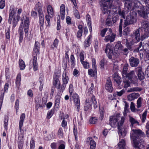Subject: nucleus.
Returning <instances> with one entry per match:
<instances>
[{
	"instance_id": "f257e3e1",
	"label": "nucleus",
	"mask_w": 149,
	"mask_h": 149,
	"mask_svg": "<svg viewBox=\"0 0 149 149\" xmlns=\"http://www.w3.org/2000/svg\"><path fill=\"white\" fill-rule=\"evenodd\" d=\"M134 8H139L137 10L139 14L141 17H144L149 13V7L144 6L141 2L138 1H135L134 2Z\"/></svg>"
},
{
	"instance_id": "f03ea898",
	"label": "nucleus",
	"mask_w": 149,
	"mask_h": 149,
	"mask_svg": "<svg viewBox=\"0 0 149 149\" xmlns=\"http://www.w3.org/2000/svg\"><path fill=\"white\" fill-rule=\"evenodd\" d=\"M40 48V43L38 42H36L33 50L34 53L33 54V61L32 62L33 67V70L34 71H36L38 69L37 56L38 54H39Z\"/></svg>"
},
{
	"instance_id": "7ed1b4c3",
	"label": "nucleus",
	"mask_w": 149,
	"mask_h": 149,
	"mask_svg": "<svg viewBox=\"0 0 149 149\" xmlns=\"http://www.w3.org/2000/svg\"><path fill=\"white\" fill-rule=\"evenodd\" d=\"M136 15V13L135 12H130V15H128L124 20V23L123 25L124 27H126L127 26L133 24L136 21V19L135 17Z\"/></svg>"
},
{
	"instance_id": "20e7f679",
	"label": "nucleus",
	"mask_w": 149,
	"mask_h": 149,
	"mask_svg": "<svg viewBox=\"0 0 149 149\" xmlns=\"http://www.w3.org/2000/svg\"><path fill=\"white\" fill-rule=\"evenodd\" d=\"M101 9L103 13L109 15L113 14L117 10V9L115 8H111L109 5H106V3H103L101 7Z\"/></svg>"
},
{
	"instance_id": "39448f33",
	"label": "nucleus",
	"mask_w": 149,
	"mask_h": 149,
	"mask_svg": "<svg viewBox=\"0 0 149 149\" xmlns=\"http://www.w3.org/2000/svg\"><path fill=\"white\" fill-rule=\"evenodd\" d=\"M125 118L122 117L121 118L120 122H118V133L120 136L122 137L125 136L126 134V131L123 125V124L124 122Z\"/></svg>"
},
{
	"instance_id": "423d86ee",
	"label": "nucleus",
	"mask_w": 149,
	"mask_h": 149,
	"mask_svg": "<svg viewBox=\"0 0 149 149\" xmlns=\"http://www.w3.org/2000/svg\"><path fill=\"white\" fill-rule=\"evenodd\" d=\"M23 19H22L21 24L20 26H22V28H24V32L26 35L28 33L29 29V18L28 17H25L24 18L23 17Z\"/></svg>"
},
{
	"instance_id": "0eeeda50",
	"label": "nucleus",
	"mask_w": 149,
	"mask_h": 149,
	"mask_svg": "<svg viewBox=\"0 0 149 149\" xmlns=\"http://www.w3.org/2000/svg\"><path fill=\"white\" fill-rule=\"evenodd\" d=\"M120 118V114L117 113L113 116H111L110 118L109 124L112 127H115L118 126V120Z\"/></svg>"
},
{
	"instance_id": "6e6552de",
	"label": "nucleus",
	"mask_w": 149,
	"mask_h": 149,
	"mask_svg": "<svg viewBox=\"0 0 149 149\" xmlns=\"http://www.w3.org/2000/svg\"><path fill=\"white\" fill-rule=\"evenodd\" d=\"M123 77H126L133 84L137 83L138 79L136 76L135 75L134 71L133 70L130 71L129 73L126 74V76H124Z\"/></svg>"
},
{
	"instance_id": "1a4fd4ad",
	"label": "nucleus",
	"mask_w": 149,
	"mask_h": 149,
	"mask_svg": "<svg viewBox=\"0 0 149 149\" xmlns=\"http://www.w3.org/2000/svg\"><path fill=\"white\" fill-rule=\"evenodd\" d=\"M70 100H73L75 105L76 106L79 111L80 107V100L79 96L75 93L70 94Z\"/></svg>"
},
{
	"instance_id": "9d476101",
	"label": "nucleus",
	"mask_w": 149,
	"mask_h": 149,
	"mask_svg": "<svg viewBox=\"0 0 149 149\" xmlns=\"http://www.w3.org/2000/svg\"><path fill=\"white\" fill-rule=\"evenodd\" d=\"M132 130L133 133L131 136L133 140L139 139L140 138L144 135V133L139 129H132Z\"/></svg>"
},
{
	"instance_id": "9b49d317",
	"label": "nucleus",
	"mask_w": 149,
	"mask_h": 149,
	"mask_svg": "<svg viewBox=\"0 0 149 149\" xmlns=\"http://www.w3.org/2000/svg\"><path fill=\"white\" fill-rule=\"evenodd\" d=\"M109 33H107L108 35L105 36L104 40L105 42H113L115 40L116 35L112 33V30L111 29H109Z\"/></svg>"
},
{
	"instance_id": "f8f14e48",
	"label": "nucleus",
	"mask_w": 149,
	"mask_h": 149,
	"mask_svg": "<svg viewBox=\"0 0 149 149\" xmlns=\"http://www.w3.org/2000/svg\"><path fill=\"white\" fill-rule=\"evenodd\" d=\"M92 66L94 68V71L92 69H90L88 70V73L91 77H96L97 75L96 65L95 60L93 58L92 59Z\"/></svg>"
},
{
	"instance_id": "ddd939ff",
	"label": "nucleus",
	"mask_w": 149,
	"mask_h": 149,
	"mask_svg": "<svg viewBox=\"0 0 149 149\" xmlns=\"http://www.w3.org/2000/svg\"><path fill=\"white\" fill-rule=\"evenodd\" d=\"M113 48L112 46H111L109 44L107 45L106 48L105 49V52L107 54L109 58L110 59L112 58L113 53Z\"/></svg>"
},
{
	"instance_id": "4468645a",
	"label": "nucleus",
	"mask_w": 149,
	"mask_h": 149,
	"mask_svg": "<svg viewBox=\"0 0 149 149\" xmlns=\"http://www.w3.org/2000/svg\"><path fill=\"white\" fill-rule=\"evenodd\" d=\"M86 102L90 104L91 105H93L95 108H96L97 107L98 105L95 97L93 95L91 97L87 99L86 100Z\"/></svg>"
},
{
	"instance_id": "2eb2a0df",
	"label": "nucleus",
	"mask_w": 149,
	"mask_h": 149,
	"mask_svg": "<svg viewBox=\"0 0 149 149\" xmlns=\"http://www.w3.org/2000/svg\"><path fill=\"white\" fill-rule=\"evenodd\" d=\"M133 141L134 145V146L135 148L139 149H144L143 142H142V141L140 142L139 139L133 140Z\"/></svg>"
},
{
	"instance_id": "dca6fc26",
	"label": "nucleus",
	"mask_w": 149,
	"mask_h": 149,
	"mask_svg": "<svg viewBox=\"0 0 149 149\" xmlns=\"http://www.w3.org/2000/svg\"><path fill=\"white\" fill-rule=\"evenodd\" d=\"M130 63L132 67H137L139 63V60L137 58L132 56L129 59Z\"/></svg>"
},
{
	"instance_id": "f3484780",
	"label": "nucleus",
	"mask_w": 149,
	"mask_h": 149,
	"mask_svg": "<svg viewBox=\"0 0 149 149\" xmlns=\"http://www.w3.org/2000/svg\"><path fill=\"white\" fill-rule=\"evenodd\" d=\"M132 38L133 40L135 39L136 41L135 42H139L141 40V36L139 29H136L133 32L132 35Z\"/></svg>"
},
{
	"instance_id": "a211bd4d",
	"label": "nucleus",
	"mask_w": 149,
	"mask_h": 149,
	"mask_svg": "<svg viewBox=\"0 0 149 149\" xmlns=\"http://www.w3.org/2000/svg\"><path fill=\"white\" fill-rule=\"evenodd\" d=\"M62 81L63 84L61 86V89H64L66 86V84L68 83V77L65 71L64 72L62 75Z\"/></svg>"
},
{
	"instance_id": "6ab92c4d",
	"label": "nucleus",
	"mask_w": 149,
	"mask_h": 149,
	"mask_svg": "<svg viewBox=\"0 0 149 149\" xmlns=\"http://www.w3.org/2000/svg\"><path fill=\"white\" fill-rule=\"evenodd\" d=\"M84 52H81L79 55L81 63L83 65L84 67L86 68H89V64L87 62L83 61L84 60Z\"/></svg>"
},
{
	"instance_id": "aec40b11",
	"label": "nucleus",
	"mask_w": 149,
	"mask_h": 149,
	"mask_svg": "<svg viewBox=\"0 0 149 149\" xmlns=\"http://www.w3.org/2000/svg\"><path fill=\"white\" fill-rule=\"evenodd\" d=\"M105 88L106 90L109 92H111L113 91V88L112 86V82L109 77L107 79Z\"/></svg>"
},
{
	"instance_id": "412c9836",
	"label": "nucleus",
	"mask_w": 149,
	"mask_h": 149,
	"mask_svg": "<svg viewBox=\"0 0 149 149\" xmlns=\"http://www.w3.org/2000/svg\"><path fill=\"white\" fill-rule=\"evenodd\" d=\"M141 27L144 32L149 33V23L146 20H143L141 22Z\"/></svg>"
},
{
	"instance_id": "4be33fe9",
	"label": "nucleus",
	"mask_w": 149,
	"mask_h": 149,
	"mask_svg": "<svg viewBox=\"0 0 149 149\" xmlns=\"http://www.w3.org/2000/svg\"><path fill=\"white\" fill-rule=\"evenodd\" d=\"M135 70L137 72L139 80H141L144 79V73L142 71L141 67H138L135 68Z\"/></svg>"
},
{
	"instance_id": "5701e85b",
	"label": "nucleus",
	"mask_w": 149,
	"mask_h": 149,
	"mask_svg": "<svg viewBox=\"0 0 149 149\" xmlns=\"http://www.w3.org/2000/svg\"><path fill=\"white\" fill-rule=\"evenodd\" d=\"M113 78L114 81L118 84V88H120V84L121 82V79L120 77L118 76L117 74L115 73L113 75Z\"/></svg>"
},
{
	"instance_id": "b1692460",
	"label": "nucleus",
	"mask_w": 149,
	"mask_h": 149,
	"mask_svg": "<svg viewBox=\"0 0 149 149\" xmlns=\"http://www.w3.org/2000/svg\"><path fill=\"white\" fill-rule=\"evenodd\" d=\"M139 96V95L138 93H133L127 96V98L129 101H131L137 98Z\"/></svg>"
},
{
	"instance_id": "393cba45",
	"label": "nucleus",
	"mask_w": 149,
	"mask_h": 149,
	"mask_svg": "<svg viewBox=\"0 0 149 149\" xmlns=\"http://www.w3.org/2000/svg\"><path fill=\"white\" fill-rule=\"evenodd\" d=\"M87 141L90 142V149H95L96 146V143L92 139V138L90 137L87 138Z\"/></svg>"
},
{
	"instance_id": "a878e982",
	"label": "nucleus",
	"mask_w": 149,
	"mask_h": 149,
	"mask_svg": "<svg viewBox=\"0 0 149 149\" xmlns=\"http://www.w3.org/2000/svg\"><path fill=\"white\" fill-rule=\"evenodd\" d=\"M25 118V114L23 113L22 114L20 118V120L19 123V127L20 131L21 132L22 128L23 126V122Z\"/></svg>"
},
{
	"instance_id": "bb28decb",
	"label": "nucleus",
	"mask_w": 149,
	"mask_h": 149,
	"mask_svg": "<svg viewBox=\"0 0 149 149\" xmlns=\"http://www.w3.org/2000/svg\"><path fill=\"white\" fill-rule=\"evenodd\" d=\"M65 6L64 4H62L60 7V14L61 19L63 20L65 16Z\"/></svg>"
},
{
	"instance_id": "cd10ccee",
	"label": "nucleus",
	"mask_w": 149,
	"mask_h": 149,
	"mask_svg": "<svg viewBox=\"0 0 149 149\" xmlns=\"http://www.w3.org/2000/svg\"><path fill=\"white\" fill-rule=\"evenodd\" d=\"M47 10L48 15H50V17H53L54 16V10L51 5H49L48 6Z\"/></svg>"
},
{
	"instance_id": "c85d7f7f",
	"label": "nucleus",
	"mask_w": 149,
	"mask_h": 149,
	"mask_svg": "<svg viewBox=\"0 0 149 149\" xmlns=\"http://www.w3.org/2000/svg\"><path fill=\"white\" fill-rule=\"evenodd\" d=\"M123 49V46L120 41H118L115 45V50L117 51L119 50H122Z\"/></svg>"
},
{
	"instance_id": "c756f323",
	"label": "nucleus",
	"mask_w": 149,
	"mask_h": 149,
	"mask_svg": "<svg viewBox=\"0 0 149 149\" xmlns=\"http://www.w3.org/2000/svg\"><path fill=\"white\" fill-rule=\"evenodd\" d=\"M53 82V84L55 86V87L57 89H59L60 84L59 79L57 78H54Z\"/></svg>"
},
{
	"instance_id": "7c9ffc66",
	"label": "nucleus",
	"mask_w": 149,
	"mask_h": 149,
	"mask_svg": "<svg viewBox=\"0 0 149 149\" xmlns=\"http://www.w3.org/2000/svg\"><path fill=\"white\" fill-rule=\"evenodd\" d=\"M91 35H89L87 38V40H86L84 42V45L85 48L89 47L91 44L90 39L91 38Z\"/></svg>"
},
{
	"instance_id": "2f4dec72",
	"label": "nucleus",
	"mask_w": 149,
	"mask_h": 149,
	"mask_svg": "<svg viewBox=\"0 0 149 149\" xmlns=\"http://www.w3.org/2000/svg\"><path fill=\"white\" fill-rule=\"evenodd\" d=\"M119 149H124L125 146V142L123 139H122L118 144Z\"/></svg>"
},
{
	"instance_id": "473e14b6",
	"label": "nucleus",
	"mask_w": 149,
	"mask_h": 149,
	"mask_svg": "<svg viewBox=\"0 0 149 149\" xmlns=\"http://www.w3.org/2000/svg\"><path fill=\"white\" fill-rule=\"evenodd\" d=\"M107 64V61L104 58L101 60L100 62V68L102 69H104V66Z\"/></svg>"
},
{
	"instance_id": "72a5a7b5",
	"label": "nucleus",
	"mask_w": 149,
	"mask_h": 149,
	"mask_svg": "<svg viewBox=\"0 0 149 149\" xmlns=\"http://www.w3.org/2000/svg\"><path fill=\"white\" fill-rule=\"evenodd\" d=\"M21 81V75L19 74L17 75L16 78V86L19 87L20 84V81Z\"/></svg>"
},
{
	"instance_id": "f704fd0d",
	"label": "nucleus",
	"mask_w": 149,
	"mask_h": 149,
	"mask_svg": "<svg viewBox=\"0 0 149 149\" xmlns=\"http://www.w3.org/2000/svg\"><path fill=\"white\" fill-rule=\"evenodd\" d=\"M19 64L20 69L21 70L24 69L25 67V65L24 61L21 59H19Z\"/></svg>"
},
{
	"instance_id": "c9c22d12",
	"label": "nucleus",
	"mask_w": 149,
	"mask_h": 149,
	"mask_svg": "<svg viewBox=\"0 0 149 149\" xmlns=\"http://www.w3.org/2000/svg\"><path fill=\"white\" fill-rule=\"evenodd\" d=\"M19 40L20 41H22L23 39V28L22 26L19 27Z\"/></svg>"
},
{
	"instance_id": "e433bc0d",
	"label": "nucleus",
	"mask_w": 149,
	"mask_h": 149,
	"mask_svg": "<svg viewBox=\"0 0 149 149\" xmlns=\"http://www.w3.org/2000/svg\"><path fill=\"white\" fill-rule=\"evenodd\" d=\"M118 14L121 16V17L124 19L125 18V11L124 10H121L120 8L118 9Z\"/></svg>"
},
{
	"instance_id": "4c0bfd02",
	"label": "nucleus",
	"mask_w": 149,
	"mask_h": 149,
	"mask_svg": "<svg viewBox=\"0 0 149 149\" xmlns=\"http://www.w3.org/2000/svg\"><path fill=\"white\" fill-rule=\"evenodd\" d=\"M142 90V88L138 87H134L130 88L128 91L129 92L133 91H140Z\"/></svg>"
},
{
	"instance_id": "58836bf2",
	"label": "nucleus",
	"mask_w": 149,
	"mask_h": 149,
	"mask_svg": "<svg viewBox=\"0 0 149 149\" xmlns=\"http://www.w3.org/2000/svg\"><path fill=\"white\" fill-rule=\"evenodd\" d=\"M58 143L60 145L58 149H65V143L62 140L59 141H58Z\"/></svg>"
},
{
	"instance_id": "ea45409f",
	"label": "nucleus",
	"mask_w": 149,
	"mask_h": 149,
	"mask_svg": "<svg viewBox=\"0 0 149 149\" xmlns=\"http://www.w3.org/2000/svg\"><path fill=\"white\" fill-rule=\"evenodd\" d=\"M8 117L7 116H5L4 119V127L6 130H7L8 129Z\"/></svg>"
},
{
	"instance_id": "a19ab883",
	"label": "nucleus",
	"mask_w": 149,
	"mask_h": 149,
	"mask_svg": "<svg viewBox=\"0 0 149 149\" xmlns=\"http://www.w3.org/2000/svg\"><path fill=\"white\" fill-rule=\"evenodd\" d=\"M130 121L132 126H133V125L135 124H137L138 125H139V122L132 117H130Z\"/></svg>"
},
{
	"instance_id": "79ce46f5",
	"label": "nucleus",
	"mask_w": 149,
	"mask_h": 149,
	"mask_svg": "<svg viewBox=\"0 0 149 149\" xmlns=\"http://www.w3.org/2000/svg\"><path fill=\"white\" fill-rule=\"evenodd\" d=\"M128 67V65L127 64H125L124 66L123 70L122 76L123 77L124 76H126V74L127 73Z\"/></svg>"
},
{
	"instance_id": "37998d69",
	"label": "nucleus",
	"mask_w": 149,
	"mask_h": 149,
	"mask_svg": "<svg viewBox=\"0 0 149 149\" xmlns=\"http://www.w3.org/2000/svg\"><path fill=\"white\" fill-rule=\"evenodd\" d=\"M125 45L127 47V48L130 51H132L133 50L134 48L132 46V44L131 42H130L127 41Z\"/></svg>"
},
{
	"instance_id": "c03bdc74",
	"label": "nucleus",
	"mask_w": 149,
	"mask_h": 149,
	"mask_svg": "<svg viewBox=\"0 0 149 149\" xmlns=\"http://www.w3.org/2000/svg\"><path fill=\"white\" fill-rule=\"evenodd\" d=\"M19 19V17L18 16L16 17L13 19V26L14 27H15L17 25Z\"/></svg>"
},
{
	"instance_id": "a18cd8bd",
	"label": "nucleus",
	"mask_w": 149,
	"mask_h": 149,
	"mask_svg": "<svg viewBox=\"0 0 149 149\" xmlns=\"http://www.w3.org/2000/svg\"><path fill=\"white\" fill-rule=\"evenodd\" d=\"M14 10V7L13 6H11L10 7L9 16L13 17L15 13Z\"/></svg>"
},
{
	"instance_id": "49530a36",
	"label": "nucleus",
	"mask_w": 149,
	"mask_h": 149,
	"mask_svg": "<svg viewBox=\"0 0 149 149\" xmlns=\"http://www.w3.org/2000/svg\"><path fill=\"white\" fill-rule=\"evenodd\" d=\"M41 4L38 3L36 5V8L37 11L38 12L39 14L40 13H42V7L41 6Z\"/></svg>"
},
{
	"instance_id": "de8ad7c7",
	"label": "nucleus",
	"mask_w": 149,
	"mask_h": 149,
	"mask_svg": "<svg viewBox=\"0 0 149 149\" xmlns=\"http://www.w3.org/2000/svg\"><path fill=\"white\" fill-rule=\"evenodd\" d=\"M112 21L109 17H108L106 20V25L109 26H111L112 24Z\"/></svg>"
},
{
	"instance_id": "09e8293b",
	"label": "nucleus",
	"mask_w": 149,
	"mask_h": 149,
	"mask_svg": "<svg viewBox=\"0 0 149 149\" xmlns=\"http://www.w3.org/2000/svg\"><path fill=\"white\" fill-rule=\"evenodd\" d=\"M75 61V59L74 56L73 55H71L70 56V62L72 67H74V65Z\"/></svg>"
},
{
	"instance_id": "8fccbe9b",
	"label": "nucleus",
	"mask_w": 149,
	"mask_h": 149,
	"mask_svg": "<svg viewBox=\"0 0 149 149\" xmlns=\"http://www.w3.org/2000/svg\"><path fill=\"white\" fill-rule=\"evenodd\" d=\"M58 135L59 137H63V130L62 128H60L59 129V130L58 132Z\"/></svg>"
},
{
	"instance_id": "3c124183",
	"label": "nucleus",
	"mask_w": 149,
	"mask_h": 149,
	"mask_svg": "<svg viewBox=\"0 0 149 149\" xmlns=\"http://www.w3.org/2000/svg\"><path fill=\"white\" fill-rule=\"evenodd\" d=\"M110 28H104L101 31V33H100V35L102 37H104L105 33L106 32L108 31H109V29Z\"/></svg>"
},
{
	"instance_id": "603ef678",
	"label": "nucleus",
	"mask_w": 149,
	"mask_h": 149,
	"mask_svg": "<svg viewBox=\"0 0 149 149\" xmlns=\"http://www.w3.org/2000/svg\"><path fill=\"white\" fill-rule=\"evenodd\" d=\"M91 105L90 104L86 102V103L85 104L84 106V111H86L88 110L89 109L91 108Z\"/></svg>"
},
{
	"instance_id": "864d4df0",
	"label": "nucleus",
	"mask_w": 149,
	"mask_h": 149,
	"mask_svg": "<svg viewBox=\"0 0 149 149\" xmlns=\"http://www.w3.org/2000/svg\"><path fill=\"white\" fill-rule=\"evenodd\" d=\"M147 111H145L143 113L142 115V118L141 119L142 122L143 123L145 122V120L146 119V117L147 113Z\"/></svg>"
},
{
	"instance_id": "5fc2aeb1",
	"label": "nucleus",
	"mask_w": 149,
	"mask_h": 149,
	"mask_svg": "<svg viewBox=\"0 0 149 149\" xmlns=\"http://www.w3.org/2000/svg\"><path fill=\"white\" fill-rule=\"evenodd\" d=\"M58 42V40L57 39H55L53 42V45H52L51 47L52 48H54V47L56 48Z\"/></svg>"
},
{
	"instance_id": "6e6d98bb",
	"label": "nucleus",
	"mask_w": 149,
	"mask_h": 149,
	"mask_svg": "<svg viewBox=\"0 0 149 149\" xmlns=\"http://www.w3.org/2000/svg\"><path fill=\"white\" fill-rule=\"evenodd\" d=\"M149 36V33L144 32V34L141 36V39L142 40H144Z\"/></svg>"
},
{
	"instance_id": "4d7b16f0",
	"label": "nucleus",
	"mask_w": 149,
	"mask_h": 149,
	"mask_svg": "<svg viewBox=\"0 0 149 149\" xmlns=\"http://www.w3.org/2000/svg\"><path fill=\"white\" fill-rule=\"evenodd\" d=\"M119 19V17L118 15H114L112 19V21L113 23H115Z\"/></svg>"
},
{
	"instance_id": "13d9d810",
	"label": "nucleus",
	"mask_w": 149,
	"mask_h": 149,
	"mask_svg": "<svg viewBox=\"0 0 149 149\" xmlns=\"http://www.w3.org/2000/svg\"><path fill=\"white\" fill-rule=\"evenodd\" d=\"M97 119L95 117H92L90 119V122L91 124H95L97 121Z\"/></svg>"
},
{
	"instance_id": "bf43d9fd",
	"label": "nucleus",
	"mask_w": 149,
	"mask_h": 149,
	"mask_svg": "<svg viewBox=\"0 0 149 149\" xmlns=\"http://www.w3.org/2000/svg\"><path fill=\"white\" fill-rule=\"evenodd\" d=\"M141 100L142 98L141 97H139L137 101V107L139 108L141 106Z\"/></svg>"
},
{
	"instance_id": "052dcab7",
	"label": "nucleus",
	"mask_w": 149,
	"mask_h": 149,
	"mask_svg": "<svg viewBox=\"0 0 149 149\" xmlns=\"http://www.w3.org/2000/svg\"><path fill=\"white\" fill-rule=\"evenodd\" d=\"M49 17H50V15H46L45 16L46 20L47 21V22L48 24V25H47V26L48 27H49L50 26V22Z\"/></svg>"
},
{
	"instance_id": "680f3d73",
	"label": "nucleus",
	"mask_w": 149,
	"mask_h": 149,
	"mask_svg": "<svg viewBox=\"0 0 149 149\" xmlns=\"http://www.w3.org/2000/svg\"><path fill=\"white\" fill-rule=\"evenodd\" d=\"M83 32L82 30H79L77 33V38L81 39V37L82 36Z\"/></svg>"
},
{
	"instance_id": "e2e57ef3",
	"label": "nucleus",
	"mask_w": 149,
	"mask_h": 149,
	"mask_svg": "<svg viewBox=\"0 0 149 149\" xmlns=\"http://www.w3.org/2000/svg\"><path fill=\"white\" fill-rule=\"evenodd\" d=\"M113 1V0H107L104 1L103 3H106V5H108L109 6H111Z\"/></svg>"
},
{
	"instance_id": "0e129e2a",
	"label": "nucleus",
	"mask_w": 149,
	"mask_h": 149,
	"mask_svg": "<svg viewBox=\"0 0 149 149\" xmlns=\"http://www.w3.org/2000/svg\"><path fill=\"white\" fill-rule=\"evenodd\" d=\"M5 6V0H1L0 1V8L1 9L3 8Z\"/></svg>"
},
{
	"instance_id": "69168bd1",
	"label": "nucleus",
	"mask_w": 149,
	"mask_h": 149,
	"mask_svg": "<svg viewBox=\"0 0 149 149\" xmlns=\"http://www.w3.org/2000/svg\"><path fill=\"white\" fill-rule=\"evenodd\" d=\"M44 18H39V22L40 25V30L42 29V27L44 23Z\"/></svg>"
},
{
	"instance_id": "338daca9",
	"label": "nucleus",
	"mask_w": 149,
	"mask_h": 149,
	"mask_svg": "<svg viewBox=\"0 0 149 149\" xmlns=\"http://www.w3.org/2000/svg\"><path fill=\"white\" fill-rule=\"evenodd\" d=\"M123 84H124V87L125 88H127L130 85V81H124L123 82Z\"/></svg>"
},
{
	"instance_id": "774afa93",
	"label": "nucleus",
	"mask_w": 149,
	"mask_h": 149,
	"mask_svg": "<svg viewBox=\"0 0 149 149\" xmlns=\"http://www.w3.org/2000/svg\"><path fill=\"white\" fill-rule=\"evenodd\" d=\"M60 97L58 95H56L55 97V104H59L60 102Z\"/></svg>"
}]
</instances>
